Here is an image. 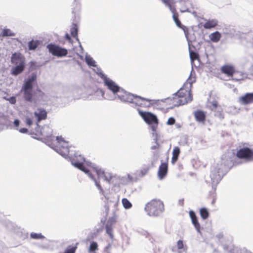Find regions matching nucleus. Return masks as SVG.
<instances>
[{
    "label": "nucleus",
    "mask_w": 253,
    "mask_h": 253,
    "mask_svg": "<svg viewBox=\"0 0 253 253\" xmlns=\"http://www.w3.org/2000/svg\"><path fill=\"white\" fill-rule=\"evenodd\" d=\"M49 52L53 56L58 57L65 56L68 54L67 49L55 44L50 43L47 45Z\"/></svg>",
    "instance_id": "nucleus-7"
},
{
    "label": "nucleus",
    "mask_w": 253,
    "mask_h": 253,
    "mask_svg": "<svg viewBox=\"0 0 253 253\" xmlns=\"http://www.w3.org/2000/svg\"><path fill=\"white\" fill-rule=\"evenodd\" d=\"M98 244L95 242H92L88 248L89 253H95V251L98 250Z\"/></svg>",
    "instance_id": "nucleus-29"
},
{
    "label": "nucleus",
    "mask_w": 253,
    "mask_h": 253,
    "mask_svg": "<svg viewBox=\"0 0 253 253\" xmlns=\"http://www.w3.org/2000/svg\"><path fill=\"white\" fill-rule=\"evenodd\" d=\"M0 35L2 37H13L15 36V34L9 29H4L2 31Z\"/></svg>",
    "instance_id": "nucleus-26"
},
{
    "label": "nucleus",
    "mask_w": 253,
    "mask_h": 253,
    "mask_svg": "<svg viewBox=\"0 0 253 253\" xmlns=\"http://www.w3.org/2000/svg\"><path fill=\"white\" fill-rule=\"evenodd\" d=\"M94 170L99 178H102L103 177V174H104V171L103 170L98 168H95Z\"/></svg>",
    "instance_id": "nucleus-38"
},
{
    "label": "nucleus",
    "mask_w": 253,
    "mask_h": 253,
    "mask_svg": "<svg viewBox=\"0 0 253 253\" xmlns=\"http://www.w3.org/2000/svg\"><path fill=\"white\" fill-rule=\"evenodd\" d=\"M110 222V224H109V223H107L105 226V228L107 233L109 235L111 239H113L114 236L113 233L112 224L115 222V220L111 219L108 221V222Z\"/></svg>",
    "instance_id": "nucleus-22"
},
{
    "label": "nucleus",
    "mask_w": 253,
    "mask_h": 253,
    "mask_svg": "<svg viewBox=\"0 0 253 253\" xmlns=\"http://www.w3.org/2000/svg\"><path fill=\"white\" fill-rule=\"evenodd\" d=\"M240 76L239 74H235L233 76V77H236V78H239L240 77Z\"/></svg>",
    "instance_id": "nucleus-52"
},
{
    "label": "nucleus",
    "mask_w": 253,
    "mask_h": 253,
    "mask_svg": "<svg viewBox=\"0 0 253 253\" xmlns=\"http://www.w3.org/2000/svg\"><path fill=\"white\" fill-rule=\"evenodd\" d=\"M8 100L9 101V102L11 103V104H15L16 103V98L14 96H12V97H11Z\"/></svg>",
    "instance_id": "nucleus-46"
},
{
    "label": "nucleus",
    "mask_w": 253,
    "mask_h": 253,
    "mask_svg": "<svg viewBox=\"0 0 253 253\" xmlns=\"http://www.w3.org/2000/svg\"><path fill=\"white\" fill-rule=\"evenodd\" d=\"M200 214L201 217L203 219H207L210 215V213L208 210L205 208H202L200 209Z\"/></svg>",
    "instance_id": "nucleus-27"
},
{
    "label": "nucleus",
    "mask_w": 253,
    "mask_h": 253,
    "mask_svg": "<svg viewBox=\"0 0 253 253\" xmlns=\"http://www.w3.org/2000/svg\"><path fill=\"white\" fill-rule=\"evenodd\" d=\"M166 104L169 106V104L166 102V99L159 101L157 103L158 107L159 109L162 110H166Z\"/></svg>",
    "instance_id": "nucleus-31"
},
{
    "label": "nucleus",
    "mask_w": 253,
    "mask_h": 253,
    "mask_svg": "<svg viewBox=\"0 0 253 253\" xmlns=\"http://www.w3.org/2000/svg\"><path fill=\"white\" fill-rule=\"evenodd\" d=\"M25 69V64H21L20 65H17L15 67L12 68L11 74L13 75L17 76L18 74L21 73Z\"/></svg>",
    "instance_id": "nucleus-21"
},
{
    "label": "nucleus",
    "mask_w": 253,
    "mask_h": 253,
    "mask_svg": "<svg viewBox=\"0 0 253 253\" xmlns=\"http://www.w3.org/2000/svg\"><path fill=\"white\" fill-rule=\"evenodd\" d=\"M33 86L29 84H23L22 88V91L23 93L24 99L28 102H32L34 100L33 95Z\"/></svg>",
    "instance_id": "nucleus-10"
},
{
    "label": "nucleus",
    "mask_w": 253,
    "mask_h": 253,
    "mask_svg": "<svg viewBox=\"0 0 253 253\" xmlns=\"http://www.w3.org/2000/svg\"><path fill=\"white\" fill-rule=\"evenodd\" d=\"M150 100L135 95L133 104L142 107H148L150 105Z\"/></svg>",
    "instance_id": "nucleus-15"
},
{
    "label": "nucleus",
    "mask_w": 253,
    "mask_h": 253,
    "mask_svg": "<svg viewBox=\"0 0 253 253\" xmlns=\"http://www.w3.org/2000/svg\"><path fill=\"white\" fill-rule=\"evenodd\" d=\"M122 202L124 207L126 209H129L132 207V204L126 198H123L122 200Z\"/></svg>",
    "instance_id": "nucleus-32"
},
{
    "label": "nucleus",
    "mask_w": 253,
    "mask_h": 253,
    "mask_svg": "<svg viewBox=\"0 0 253 253\" xmlns=\"http://www.w3.org/2000/svg\"><path fill=\"white\" fill-rule=\"evenodd\" d=\"M119 98L122 101L133 103L135 95L124 91L120 90L118 95Z\"/></svg>",
    "instance_id": "nucleus-11"
},
{
    "label": "nucleus",
    "mask_w": 253,
    "mask_h": 253,
    "mask_svg": "<svg viewBox=\"0 0 253 253\" xmlns=\"http://www.w3.org/2000/svg\"><path fill=\"white\" fill-rule=\"evenodd\" d=\"M178 94L175 93L173 94L172 97H169L166 99V102L169 104L167 109H172L175 107L183 105V100H181Z\"/></svg>",
    "instance_id": "nucleus-9"
},
{
    "label": "nucleus",
    "mask_w": 253,
    "mask_h": 253,
    "mask_svg": "<svg viewBox=\"0 0 253 253\" xmlns=\"http://www.w3.org/2000/svg\"><path fill=\"white\" fill-rule=\"evenodd\" d=\"M26 123L27 125H28L29 126H30L33 124V121L32 119L30 118H27L26 119Z\"/></svg>",
    "instance_id": "nucleus-45"
},
{
    "label": "nucleus",
    "mask_w": 253,
    "mask_h": 253,
    "mask_svg": "<svg viewBox=\"0 0 253 253\" xmlns=\"http://www.w3.org/2000/svg\"><path fill=\"white\" fill-rule=\"evenodd\" d=\"M218 107V103L217 101H213L210 103V105L209 106L210 109L211 111H215L216 109Z\"/></svg>",
    "instance_id": "nucleus-35"
},
{
    "label": "nucleus",
    "mask_w": 253,
    "mask_h": 253,
    "mask_svg": "<svg viewBox=\"0 0 253 253\" xmlns=\"http://www.w3.org/2000/svg\"><path fill=\"white\" fill-rule=\"evenodd\" d=\"M177 248L179 250L182 249L183 248V243L182 240L178 241L177 243Z\"/></svg>",
    "instance_id": "nucleus-44"
},
{
    "label": "nucleus",
    "mask_w": 253,
    "mask_h": 253,
    "mask_svg": "<svg viewBox=\"0 0 253 253\" xmlns=\"http://www.w3.org/2000/svg\"><path fill=\"white\" fill-rule=\"evenodd\" d=\"M34 115L37 117L39 122L41 120L46 119L47 118V112L42 108L38 109V112H35Z\"/></svg>",
    "instance_id": "nucleus-19"
},
{
    "label": "nucleus",
    "mask_w": 253,
    "mask_h": 253,
    "mask_svg": "<svg viewBox=\"0 0 253 253\" xmlns=\"http://www.w3.org/2000/svg\"><path fill=\"white\" fill-rule=\"evenodd\" d=\"M71 159L72 163L74 166L85 173H89V170L84 165L85 158L84 156L79 154L78 153H76L73 157H71Z\"/></svg>",
    "instance_id": "nucleus-6"
},
{
    "label": "nucleus",
    "mask_w": 253,
    "mask_h": 253,
    "mask_svg": "<svg viewBox=\"0 0 253 253\" xmlns=\"http://www.w3.org/2000/svg\"><path fill=\"white\" fill-rule=\"evenodd\" d=\"M11 62L17 65L25 64L24 58L20 54L14 53L11 57Z\"/></svg>",
    "instance_id": "nucleus-18"
},
{
    "label": "nucleus",
    "mask_w": 253,
    "mask_h": 253,
    "mask_svg": "<svg viewBox=\"0 0 253 253\" xmlns=\"http://www.w3.org/2000/svg\"><path fill=\"white\" fill-rule=\"evenodd\" d=\"M91 178H92L95 181V185L97 187V188L100 190L101 191H103V189L100 185V184H99V181H96L93 177V176L91 175V174L90 173V172H89V173H87Z\"/></svg>",
    "instance_id": "nucleus-42"
},
{
    "label": "nucleus",
    "mask_w": 253,
    "mask_h": 253,
    "mask_svg": "<svg viewBox=\"0 0 253 253\" xmlns=\"http://www.w3.org/2000/svg\"><path fill=\"white\" fill-rule=\"evenodd\" d=\"M195 82V79L190 76L183 86L176 92L180 99L185 102H183L184 105L191 102L193 99L191 88L192 84Z\"/></svg>",
    "instance_id": "nucleus-1"
},
{
    "label": "nucleus",
    "mask_w": 253,
    "mask_h": 253,
    "mask_svg": "<svg viewBox=\"0 0 253 253\" xmlns=\"http://www.w3.org/2000/svg\"><path fill=\"white\" fill-rule=\"evenodd\" d=\"M39 42L38 41H32L28 43L29 49L30 50H34L38 46Z\"/></svg>",
    "instance_id": "nucleus-30"
},
{
    "label": "nucleus",
    "mask_w": 253,
    "mask_h": 253,
    "mask_svg": "<svg viewBox=\"0 0 253 253\" xmlns=\"http://www.w3.org/2000/svg\"><path fill=\"white\" fill-rule=\"evenodd\" d=\"M210 40L214 42H217L221 38V34L216 31L210 34L209 36Z\"/></svg>",
    "instance_id": "nucleus-24"
},
{
    "label": "nucleus",
    "mask_w": 253,
    "mask_h": 253,
    "mask_svg": "<svg viewBox=\"0 0 253 253\" xmlns=\"http://www.w3.org/2000/svg\"><path fill=\"white\" fill-rule=\"evenodd\" d=\"M168 161L169 157L167 156L166 158V161L164 163H162L159 166L158 176L160 179H163L167 175L168 172Z\"/></svg>",
    "instance_id": "nucleus-12"
},
{
    "label": "nucleus",
    "mask_w": 253,
    "mask_h": 253,
    "mask_svg": "<svg viewBox=\"0 0 253 253\" xmlns=\"http://www.w3.org/2000/svg\"><path fill=\"white\" fill-rule=\"evenodd\" d=\"M19 131L23 133H25L28 132V129L26 128H22L19 129Z\"/></svg>",
    "instance_id": "nucleus-47"
},
{
    "label": "nucleus",
    "mask_w": 253,
    "mask_h": 253,
    "mask_svg": "<svg viewBox=\"0 0 253 253\" xmlns=\"http://www.w3.org/2000/svg\"><path fill=\"white\" fill-rule=\"evenodd\" d=\"M215 199H213V200L212 202V203L213 204L215 202Z\"/></svg>",
    "instance_id": "nucleus-54"
},
{
    "label": "nucleus",
    "mask_w": 253,
    "mask_h": 253,
    "mask_svg": "<svg viewBox=\"0 0 253 253\" xmlns=\"http://www.w3.org/2000/svg\"><path fill=\"white\" fill-rule=\"evenodd\" d=\"M238 102L241 105H247L253 103V92L247 93L238 98Z\"/></svg>",
    "instance_id": "nucleus-13"
},
{
    "label": "nucleus",
    "mask_w": 253,
    "mask_h": 253,
    "mask_svg": "<svg viewBox=\"0 0 253 253\" xmlns=\"http://www.w3.org/2000/svg\"><path fill=\"white\" fill-rule=\"evenodd\" d=\"M87 64L91 66L95 67V62L92 58H87L86 59Z\"/></svg>",
    "instance_id": "nucleus-41"
},
{
    "label": "nucleus",
    "mask_w": 253,
    "mask_h": 253,
    "mask_svg": "<svg viewBox=\"0 0 253 253\" xmlns=\"http://www.w3.org/2000/svg\"><path fill=\"white\" fill-rule=\"evenodd\" d=\"M111 247V245L110 244H109L107 247H106V249H109V248H110Z\"/></svg>",
    "instance_id": "nucleus-53"
},
{
    "label": "nucleus",
    "mask_w": 253,
    "mask_h": 253,
    "mask_svg": "<svg viewBox=\"0 0 253 253\" xmlns=\"http://www.w3.org/2000/svg\"><path fill=\"white\" fill-rule=\"evenodd\" d=\"M193 114L197 122L205 124L206 119V114L204 111L198 110L195 111Z\"/></svg>",
    "instance_id": "nucleus-16"
},
{
    "label": "nucleus",
    "mask_w": 253,
    "mask_h": 253,
    "mask_svg": "<svg viewBox=\"0 0 253 253\" xmlns=\"http://www.w3.org/2000/svg\"><path fill=\"white\" fill-rule=\"evenodd\" d=\"M102 178L104 180L109 182L112 179V176L110 173L104 171V174H103V177Z\"/></svg>",
    "instance_id": "nucleus-40"
},
{
    "label": "nucleus",
    "mask_w": 253,
    "mask_h": 253,
    "mask_svg": "<svg viewBox=\"0 0 253 253\" xmlns=\"http://www.w3.org/2000/svg\"><path fill=\"white\" fill-rule=\"evenodd\" d=\"M37 79V76L36 75H33L30 78H29L24 84H29L31 86H33V83L36 81Z\"/></svg>",
    "instance_id": "nucleus-34"
},
{
    "label": "nucleus",
    "mask_w": 253,
    "mask_h": 253,
    "mask_svg": "<svg viewBox=\"0 0 253 253\" xmlns=\"http://www.w3.org/2000/svg\"><path fill=\"white\" fill-rule=\"evenodd\" d=\"M65 38H66V39L69 41H70L71 40V38L68 34H66Z\"/></svg>",
    "instance_id": "nucleus-50"
},
{
    "label": "nucleus",
    "mask_w": 253,
    "mask_h": 253,
    "mask_svg": "<svg viewBox=\"0 0 253 253\" xmlns=\"http://www.w3.org/2000/svg\"><path fill=\"white\" fill-rule=\"evenodd\" d=\"M218 24V21L216 19H209L207 20L204 23L203 26L206 29H209L215 27Z\"/></svg>",
    "instance_id": "nucleus-20"
},
{
    "label": "nucleus",
    "mask_w": 253,
    "mask_h": 253,
    "mask_svg": "<svg viewBox=\"0 0 253 253\" xmlns=\"http://www.w3.org/2000/svg\"><path fill=\"white\" fill-rule=\"evenodd\" d=\"M53 149L59 154L66 157H69L70 151L68 142L61 136H57Z\"/></svg>",
    "instance_id": "nucleus-4"
},
{
    "label": "nucleus",
    "mask_w": 253,
    "mask_h": 253,
    "mask_svg": "<svg viewBox=\"0 0 253 253\" xmlns=\"http://www.w3.org/2000/svg\"><path fill=\"white\" fill-rule=\"evenodd\" d=\"M189 52H190V57L192 61H194L195 60H197L199 58V54L191 50V48L189 46Z\"/></svg>",
    "instance_id": "nucleus-33"
},
{
    "label": "nucleus",
    "mask_w": 253,
    "mask_h": 253,
    "mask_svg": "<svg viewBox=\"0 0 253 253\" xmlns=\"http://www.w3.org/2000/svg\"><path fill=\"white\" fill-rule=\"evenodd\" d=\"M236 156L242 159L251 160L253 159V150L249 147H243L237 151Z\"/></svg>",
    "instance_id": "nucleus-8"
},
{
    "label": "nucleus",
    "mask_w": 253,
    "mask_h": 253,
    "mask_svg": "<svg viewBox=\"0 0 253 253\" xmlns=\"http://www.w3.org/2000/svg\"><path fill=\"white\" fill-rule=\"evenodd\" d=\"M37 91L40 93V94L42 96H44V93L42 91H41V90L37 89Z\"/></svg>",
    "instance_id": "nucleus-51"
},
{
    "label": "nucleus",
    "mask_w": 253,
    "mask_h": 253,
    "mask_svg": "<svg viewBox=\"0 0 253 253\" xmlns=\"http://www.w3.org/2000/svg\"><path fill=\"white\" fill-rule=\"evenodd\" d=\"M180 153V150L178 147H174L172 151V157L171 158V163L172 164H174L177 162Z\"/></svg>",
    "instance_id": "nucleus-23"
},
{
    "label": "nucleus",
    "mask_w": 253,
    "mask_h": 253,
    "mask_svg": "<svg viewBox=\"0 0 253 253\" xmlns=\"http://www.w3.org/2000/svg\"><path fill=\"white\" fill-rule=\"evenodd\" d=\"M14 125L15 126L17 127L19 125V121L18 120H15L14 121Z\"/></svg>",
    "instance_id": "nucleus-49"
},
{
    "label": "nucleus",
    "mask_w": 253,
    "mask_h": 253,
    "mask_svg": "<svg viewBox=\"0 0 253 253\" xmlns=\"http://www.w3.org/2000/svg\"><path fill=\"white\" fill-rule=\"evenodd\" d=\"M159 148H160V145L158 143H157L155 145L152 146L151 149H153V150L159 149Z\"/></svg>",
    "instance_id": "nucleus-48"
},
{
    "label": "nucleus",
    "mask_w": 253,
    "mask_h": 253,
    "mask_svg": "<svg viewBox=\"0 0 253 253\" xmlns=\"http://www.w3.org/2000/svg\"><path fill=\"white\" fill-rule=\"evenodd\" d=\"M71 34L74 38H76L78 39V26L76 24H73L72 27L70 30Z\"/></svg>",
    "instance_id": "nucleus-28"
},
{
    "label": "nucleus",
    "mask_w": 253,
    "mask_h": 253,
    "mask_svg": "<svg viewBox=\"0 0 253 253\" xmlns=\"http://www.w3.org/2000/svg\"><path fill=\"white\" fill-rule=\"evenodd\" d=\"M189 216L191 219L192 222L196 229L198 232H200L201 226L198 220L197 216L194 211H189Z\"/></svg>",
    "instance_id": "nucleus-17"
},
{
    "label": "nucleus",
    "mask_w": 253,
    "mask_h": 253,
    "mask_svg": "<svg viewBox=\"0 0 253 253\" xmlns=\"http://www.w3.org/2000/svg\"><path fill=\"white\" fill-rule=\"evenodd\" d=\"M166 5H167L173 13L174 14H178L176 12V9L174 7L172 6V4L174 3L173 0H161Z\"/></svg>",
    "instance_id": "nucleus-25"
},
{
    "label": "nucleus",
    "mask_w": 253,
    "mask_h": 253,
    "mask_svg": "<svg viewBox=\"0 0 253 253\" xmlns=\"http://www.w3.org/2000/svg\"><path fill=\"white\" fill-rule=\"evenodd\" d=\"M139 114L144 121L148 125H152V129L156 131L158 125V120L154 114L148 112L139 111Z\"/></svg>",
    "instance_id": "nucleus-5"
},
{
    "label": "nucleus",
    "mask_w": 253,
    "mask_h": 253,
    "mask_svg": "<svg viewBox=\"0 0 253 253\" xmlns=\"http://www.w3.org/2000/svg\"><path fill=\"white\" fill-rule=\"evenodd\" d=\"M30 236L32 238L34 239H41L44 238L41 233H36L34 232L31 233Z\"/></svg>",
    "instance_id": "nucleus-37"
},
{
    "label": "nucleus",
    "mask_w": 253,
    "mask_h": 253,
    "mask_svg": "<svg viewBox=\"0 0 253 253\" xmlns=\"http://www.w3.org/2000/svg\"><path fill=\"white\" fill-rule=\"evenodd\" d=\"M104 84L107 86L108 88L111 90L113 93L119 92L120 87L117 85L115 82L106 77L104 78Z\"/></svg>",
    "instance_id": "nucleus-14"
},
{
    "label": "nucleus",
    "mask_w": 253,
    "mask_h": 253,
    "mask_svg": "<svg viewBox=\"0 0 253 253\" xmlns=\"http://www.w3.org/2000/svg\"><path fill=\"white\" fill-rule=\"evenodd\" d=\"M220 71L227 77L231 78L234 81H240L245 78L244 74L236 70L235 67L231 64H225L221 67Z\"/></svg>",
    "instance_id": "nucleus-3"
},
{
    "label": "nucleus",
    "mask_w": 253,
    "mask_h": 253,
    "mask_svg": "<svg viewBox=\"0 0 253 253\" xmlns=\"http://www.w3.org/2000/svg\"><path fill=\"white\" fill-rule=\"evenodd\" d=\"M175 123V120L173 117H170L169 118L168 121H167V125H174Z\"/></svg>",
    "instance_id": "nucleus-43"
},
{
    "label": "nucleus",
    "mask_w": 253,
    "mask_h": 253,
    "mask_svg": "<svg viewBox=\"0 0 253 253\" xmlns=\"http://www.w3.org/2000/svg\"><path fill=\"white\" fill-rule=\"evenodd\" d=\"M172 17H173V20L174 21L176 25L178 27L181 28L182 25L180 21L178 19V14H173Z\"/></svg>",
    "instance_id": "nucleus-36"
},
{
    "label": "nucleus",
    "mask_w": 253,
    "mask_h": 253,
    "mask_svg": "<svg viewBox=\"0 0 253 253\" xmlns=\"http://www.w3.org/2000/svg\"><path fill=\"white\" fill-rule=\"evenodd\" d=\"M149 169L150 168L149 167H146L145 168H143L139 171V174L141 176H144V175L148 173Z\"/></svg>",
    "instance_id": "nucleus-39"
},
{
    "label": "nucleus",
    "mask_w": 253,
    "mask_h": 253,
    "mask_svg": "<svg viewBox=\"0 0 253 253\" xmlns=\"http://www.w3.org/2000/svg\"><path fill=\"white\" fill-rule=\"evenodd\" d=\"M164 210V204L160 199H153L147 203L145 207V211L150 216H158Z\"/></svg>",
    "instance_id": "nucleus-2"
}]
</instances>
